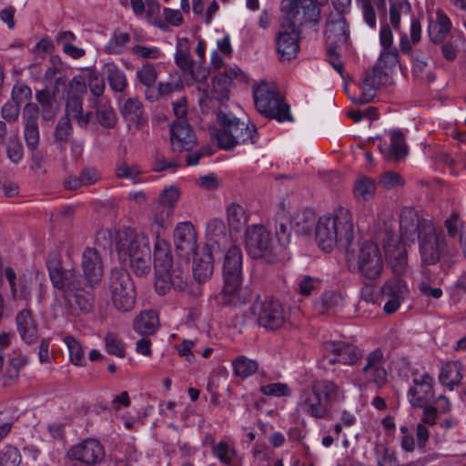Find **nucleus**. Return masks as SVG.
<instances>
[{
    "label": "nucleus",
    "instance_id": "obj_56",
    "mask_svg": "<svg viewBox=\"0 0 466 466\" xmlns=\"http://www.w3.org/2000/svg\"><path fill=\"white\" fill-rule=\"evenodd\" d=\"M234 373L240 378H248L258 370V364L255 360L246 356H239L232 362Z\"/></svg>",
    "mask_w": 466,
    "mask_h": 466
},
{
    "label": "nucleus",
    "instance_id": "obj_37",
    "mask_svg": "<svg viewBox=\"0 0 466 466\" xmlns=\"http://www.w3.org/2000/svg\"><path fill=\"white\" fill-rule=\"evenodd\" d=\"M387 381V371L383 365L369 369V371L362 372L360 370L353 380L354 385L360 389L367 388L370 385L376 388H381Z\"/></svg>",
    "mask_w": 466,
    "mask_h": 466
},
{
    "label": "nucleus",
    "instance_id": "obj_51",
    "mask_svg": "<svg viewBox=\"0 0 466 466\" xmlns=\"http://www.w3.org/2000/svg\"><path fill=\"white\" fill-rule=\"evenodd\" d=\"M376 182L371 177H359L353 187V195L359 201H368L373 198Z\"/></svg>",
    "mask_w": 466,
    "mask_h": 466
},
{
    "label": "nucleus",
    "instance_id": "obj_31",
    "mask_svg": "<svg viewBox=\"0 0 466 466\" xmlns=\"http://www.w3.org/2000/svg\"><path fill=\"white\" fill-rule=\"evenodd\" d=\"M379 148L382 156L389 160H399L408 154L404 136L400 131H390L389 141H380Z\"/></svg>",
    "mask_w": 466,
    "mask_h": 466
},
{
    "label": "nucleus",
    "instance_id": "obj_39",
    "mask_svg": "<svg viewBox=\"0 0 466 466\" xmlns=\"http://www.w3.org/2000/svg\"><path fill=\"white\" fill-rule=\"evenodd\" d=\"M103 69L111 90L123 93L128 86L126 73L114 62L105 63Z\"/></svg>",
    "mask_w": 466,
    "mask_h": 466
},
{
    "label": "nucleus",
    "instance_id": "obj_3",
    "mask_svg": "<svg viewBox=\"0 0 466 466\" xmlns=\"http://www.w3.org/2000/svg\"><path fill=\"white\" fill-rule=\"evenodd\" d=\"M116 248L121 260H129L136 275L144 276L150 271V241L145 233L136 234L130 228L117 231Z\"/></svg>",
    "mask_w": 466,
    "mask_h": 466
},
{
    "label": "nucleus",
    "instance_id": "obj_6",
    "mask_svg": "<svg viewBox=\"0 0 466 466\" xmlns=\"http://www.w3.org/2000/svg\"><path fill=\"white\" fill-rule=\"evenodd\" d=\"M374 234L385 248L389 264L397 275L404 273L407 268L406 246L394 233V220L389 213H380L373 226Z\"/></svg>",
    "mask_w": 466,
    "mask_h": 466
},
{
    "label": "nucleus",
    "instance_id": "obj_19",
    "mask_svg": "<svg viewBox=\"0 0 466 466\" xmlns=\"http://www.w3.org/2000/svg\"><path fill=\"white\" fill-rule=\"evenodd\" d=\"M299 31L296 25L289 23L282 25L276 36L277 51L282 60L294 58L299 49Z\"/></svg>",
    "mask_w": 466,
    "mask_h": 466
},
{
    "label": "nucleus",
    "instance_id": "obj_15",
    "mask_svg": "<svg viewBox=\"0 0 466 466\" xmlns=\"http://www.w3.org/2000/svg\"><path fill=\"white\" fill-rule=\"evenodd\" d=\"M433 378L428 372H413L407 398L413 407H425L434 398Z\"/></svg>",
    "mask_w": 466,
    "mask_h": 466
},
{
    "label": "nucleus",
    "instance_id": "obj_16",
    "mask_svg": "<svg viewBox=\"0 0 466 466\" xmlns=\"http://www.w3.org/2000/svg\"><path fill=\"white\" fill-rule=\"evenodd\" d=\"M296 410L299 414L319 420L326 419L329 414V410L324 404L322 397L316 391L312 383L299 393Z\"/></svg>",
    "mask_w": 466,
    "mask_h": 466
},
{
    "label": "nucleus",
    "instance_id": "obj_26",
    "mask_svg": "<svg viewBox=\"0 0 466 466\" xmlns=\"http://www.w3.org/2000/svg\"><path fill=\"white\" fill-rule=\"evenodd\" d=\"M174 242L177 248L185 256H189L197 250V233L190 221L179 222L174 229Z\"/></svg>",
    "mask_w": 466,
    "mask_h": 466
},
{
    "label": "nucleus",
    "instance_id": "obj_62",
    "mask_svg": "<svg viewBox=\"0 0 466 466\" xmlns=\"http://www.w3.org/2000/svg\"><path fill=\"white\" fill-rule=\"evenodd\" d=\"M341 296L335 291H326L319 299L317 305L321 308L320 312H329L341 303Z\"/></svg>",
    "mask_w": 466,
    "mask_h": 466
},
{
    "label": "nucleus",
    "instance_id": "obj_21",
    "mask_svg": "<svg viewBox=\"0 0 466 466\" xmlns=\"http://www.w3.org/2000/svg\"><path fill=\"white\" fill-rule=\"evenodd\" d=\"M381 293L387 298L383 310L387 314L396 312L409 294L406 282L400 279H391L381 287Z\"/></svg>",
    "mask_w": 466,
    "mask_h": 466
},
{
    "label": "nucleus",
    "instance_id": "obj_27",
    "mask_svg": "<svg viewBox=\"0 0 466 466\" xmlns=\"http://www.w3.org/2000/svg\"><path fill=\"white\" fill-rule=\"evenodd\" d=\"M175 61L179 68L188 73L196 81L205 80L208 77V71L206 68H197L190 56V49L187 40L177 45Z\"/></svg>",
    "mask_w": 466,
    "mask_h": 466
},
{
    "label": "nucleus",
    "instance_id": "obj_57",
    "mask_svg": "<svg viewBox=\"0 0 466 466\" xmlns=\"http://www.w3.org/2000/svg\"><path fill=\"white\" fill-rule=\"evenodd\" d=\"M380 86L371 76L365 73L360 84L361 94L354 99V102L359 105L370 102L375 97Z\"/></svg>",
    "mask_w": 466,
    "mask_h": 466
},
{
    "label": "nucleus",
    "instance_id": "obj_63",
    "mask_svg": "<svg viewBox=\"0 0 466 466\" xmlns=\"http://www.w3.org/2000/svg\"><path fill=\"white\" fill-rule=\"evenodd\" d=\"M105 346L110 355L124 358L126 355L125 344L115 334L109 333L105 337Z\"/></svg>",
    "mask_w": 466,
    "mask_h": 466
},
{
    "label": "nucleus",
    "instance_id": "obj_5",
    "mask_svg": "<svg viewBox=\"0 0 466 466\" xmlns=\"http://www.w3.org/2000/svg\"><path fill=\"white\" fill-rule=\"evenodd\" d=\"M347 263L350 271L370 281L380 279L384 270L382 251L378 244L370 239L360 241L348 253Z\"/></svg>",
    "mask_w": 466,
    "mask_h": 466
},
{
    "label": "nucleus",
    "instance_id": "obj_29",
    "mask_svg": "<svg viewBox=\"0 0 466 466\" xmlns=\"http://www.w3.org/2000/svg\"><path fill=\"white\" fill-rule=\"evenodd\" d=\"M224 287L218 295V299L226 305L238 306L246 303L250 294L241 288V279H224Z\"/></svg>",
    "mask_w": 466,
    "mask_h": 466
},
{
    "label": "nucleus",
    "instance_id": "obj_64",
    "mask_svg": "<svg viewBox=\"0 0 466 466\" xmlns=\"http://www.w3.org/2000/svg\"><path fill=\"white\" fill-rule=\"evenodd\" d=\"M21 455L19 451L14 447H6L0 452V466H19Z\"/></svg>",
    "mask_w": 466,
    "mask_h": 466
},
{
    "label": "nucleus",
    "instance_id": "obj_10",
    "mask_svg": "<svg viewBox=\"0 0 466 466\" xmlns=\"http://www.w3.org/2000/svg\"><path fill=\"white\" fill-rule=\"evenodd\" d=\"M240 72L238 67H229L212 79V86L198 87V104L203 114L214 111L219 101L228 98L229 86Z\"/></svg>",
    "mask_w": 466,
    "mask_h": 466
},
{
    "label": "nucleus",
    "instance_id": "obj_12",
    "mask_svg": "<svg viewBox=\"0 0 466 466\" xmlns=\"http://www.w3.org/2000/svg\"><path fill=\"white\" fill-rule=\"evenodd\" d=\"M109 292L114 307L121 312L132 310L136 304V289L128 272L123 268L112 269Z\"/></svg>",
    "mask_w": 466,
    "mask_h": 466
},
{
    "label": "nucleus",
    "instance_id": "obj_47",
    "mask_svg": "<svg viewBox=\"0 0 466 466\" xmlns=\"http://www.w3.org/2000/svg\"><path fill=\"white\" fill-rule=\"evenodd\" d=\"M291 229L293 228L290 224V220L289 218H286L285 210L282 209L278 214L276 233L275 237H273L275 238V242L279 245L280 255L290 241Z\"/></svg>",
    "mask_w": 466,
    "mask_h": 466
},
{
    "label": "nucleus",
    "instance_id": "obj_50",
    "mask_svg": "<svg viewBox=\"0 0 466 466\" xmlns=\"http://www.w3.org/2000/svg\"><path fill=\"white\" fill-rule=\"evenodd\" d=\"M461 380V364L459 361H450L442 366L440 380L443 385L452 390Z\"/></svg>",
    "mask_w": 466,
    "mask_h": 466
},
{
    "label": "nucleus",
    "instance_id": "obj_24",
    "mask_svg": "<svg viewBox=\"0 0 466 466\" xmlns=\"http://www.w3.org/2000/svg\"><path fill=\"white\" fill-rule=\"evenodd\" d=\"M424 220L420 219L414 208H403L400 214V235L397 237L398 239L404 244L414 243Z\"/></svg>",
    "mask_w": 466,
    "mask_h": 466
},
{
    "label": "nucleus",
    "instance_id": "obj_13",
    "mask_svg": "<svg viewBox=\"0 0 466 466\" xmlns=\"http://www.w3.org/2000/svg\"><path fill=\"white\" fill-rule=\"evenodd\" d=\"M287 2V15L291 24L300 25L320 22V7L328 0H284Z\"/></svg>",
    "mask_w": 466,
    "mask_h": 466
},
{
    "label": "nucleus",
    "instance_id": "obj_35",
    "mask_svg": "<svg viewBox=\"0 0 466 466\" xmlns=\"http://www.w3.org/2000/svg\"><path fill=\"white\" fill-rule=\"evenodd\" d=\"M215 252L202 248L196 250L193 255V275L195 279L199 281H206L209 279L213 272Z\"/></svg>",
    "mask_w": 466,
    "mask_h": 466
},
{
    "label": "nucleus",
    "instance_id": "obj_23",
    "mask_svg": "<svg viewBox=\"0 0 466 466\" xmlns=\"http://www.w3.org/2000/svg\"><path fill=\"white\" fill-rule=\"evenodd\" d=\"M82 270L83 279L86 285L95 286L97 285L103 276V263L97 250L92 248H87L82 254Z\"/></svg>",
    "mask_w": 466,
    "mask_h": 466
},
{
    "label": "nucleus",
    "instance_id": "obj_45",
    "mask_svg": "<svg viewBox=\"0 0 466 466\" xmlns=\"http://www.w3.org/2000/svg\"><path fill=\"white\" fill-rule=\"evenodd\" d=\"M64 116H67L69 119L73 117L76 120L79 127H86L89 123L91 113L83 112L82 99L78 96L74 95L67 98L66 114Z\"/></svg>",
    "mask_w": 466,
    "mask_h": 466
},
{
    "label": "nucleus",
    "instance_id": "obj_2",
    "mask_svg": "<svg viewBox=\"0 0 466 466\" xmlns=\"http://www.w3.org/2000/svg\"><path fill=\"white\" fill-rule=\"evenodd\" d=\"M315 239L325 252L335 248H348L354 239L353 216L350 208L339 205L321 215L315 226Z\"/></svg>",
    "mask_w": 466,
    "mask_h": 466
},
{
    "label": "nucleus",
    "instance_id": "obj_59",
    "mask_svg": "<svg viewBox=\"0 0 466 466\" xmlns=\"http://www.w3.org/2000/svg\"><path fill=\"white\" fill-rule=\"evenodd\" d=\"M130 52L137 59L157 60L164 56L159 47L139 43L134 44L130 48Z\"/></svg>",
    "mask_w": 466,
    "mask_h": 466
},
{
    "label": "nucleus",
    "instance_id": "obj_1",
    "mask_svg": "<svg viewBox=\"0 0 466 466\" xmlns=\"http://www.w3.org/2000/svg\"><path fill=\"white\" fill-rule=\"evenodd\" d=\"M47 269L55 293V308L62 314H75L77 310L88 312L92 308L91 299L80 292L86 285L83 278L77 276L73 268H66L54 258L47 261Z\"/></svg>",
    "mask_w": 466,
    "mask_h": 466
},
{
    "label": "nucleus",
    "instance_id": "obj_14",
    "mask_svg": "<svg viewBox=\"0 0 466 466\" xmlns=\"http://www.w3.org/2000/svg\"><path fill=\"white\" fill-rule=\"evenodd\" d=\"M361 357V350L354 345L342 341H328L324 344L320 363L325 369L335 363L354 365Z\"/></svg>",
    "mask_w": 466,
    "mask_h": 466
},
{
    "label": "nucleus",
    "instance_id": "obj_8",
    "mask_svg": "<svg viewBox=\"0 0 466 466\" xmlns=\"http://www.w3.org/2000/svg\"><path fill=\"white\" fill-rule=\"evenodd\" d=\"M328 62L340 75L343 64L339 59V52L347 47L350 39V27L344 15L329 14L325 29Z\"/></svg>",
    "mask_w": 466,
    "mask_h": 466
},
{
    "label": "nucleus",
    "instance_id": "obj_32",
    "mask_svg": "<svg viewBox=\"0 0 466 466\" xmlns=\"http://www.w3.org/2000/svg\"><path fill=\"white\" fill-rule=\"evenodd\" d=\"M5 276L9 283L11 294L14 298L28 299L32 291V273L22 274L18 279L11 267L5 269Z\"/></svg>",
    "mask_w": 466,
    "mask_h": 466
},
{
    "label": "nucleus",
    "instance_id": "obj_53",
    "mask_svg": "<svg viewBox=\"0 0 466 466\" xmlns=\"http://www.w3.org/2000/svg\"><path fill=\"white\" fill-rule=\"evenodd\" d=\"M157 79V70L154 64L146 62L136 72V81L146 87V90L153 89Z\"/></svg>",
    "mask_w": 466,
    "mask_h": 466
},
{
    "label": "nucleus",
    "instance_id": "obj_9",
    "mask_svg": "<svg viewBox=\"0 0 466 466\" xmlns=\"http://www.w3.org/2000/svg\"><path fill=\"white\" fill-rule=\"evenodd\" d=\"M245 244L250 256L261 258L268 263L275 262L280 256L279 245L262 225L255 224L247 228Z\"/></svg>",
    "mask_w": 466,
    "mask_h": 466
},
{
    "label": "nucleus",
    "instance_id": "obj_33",
    "mask_svg": "<svg viewBox=\"0 0 466 466\" xmlns=\"http://www.w3.org/2000/svg\"><path fill=\"white\" fill-rule=\"evenodd\" d=\"M173 211L170 206L165 203H153L147 213V223L154 236H159L160 232L169 226V218Z\"/></svg>",
    "mask_w": 466,
    "mask_h": 466
},
{
    "label": "nucleus",
    "instance_id": "obj_22",
    "mask_svg": "<svg viewBox=\"0 0 466 466\" xmlns=\"http://www.w3.org/2000/svg\"><path fill=\"white\" fill-rule=\"evenodd\" d=\"M187 287L185 272L179 268L156 270L155 289L159 295L167 294L171 288L182 291Z\"/></svg>",
    "mask_w": 466,
    "mask_h": 466
},
{
    "label": "nucleus",
    "instance_id": "obj_41",
    "mask_svg": "<svg viewBox=\"0 0 466 466\" xmlns=\"http://www.w3.org/2000/svg\"><path fill=\"white\" fill-rule=\"evenodd\" d=\"M159 325L158 316L154 310L141 311L133 321L134 330L140 335L154 334Z\"/></svg>",
    "mask_w": 466,
    "mask_h": 466
},
{
    "label": "nucleus",
    "instance_id": "obj_55",
    "mask_svg": "<svg viewBox=\"0 0 466 466\" xmlns=\"http://www.w3.org/2000/svg\"><path fill=\"white\" fill-rule=\"evenodd\" d=\"M63 340L67 347L70 361L76 366L84 367L86 360L80 342L72 336H66Z\"/></svg>",
    "mask_w": 466,
    "mask_h": 466
},
{
    "label": "nucleus",
    "instance_id": "obj_48",
    "mask_svg": "<svg viewBox=\"0 0 466 466\" xmlns=\"http://www.w3.org/2000/svg\"><path fill=\"white\" fill-rule=\"evenodd\" d=\"M226 217L228 227L231 230L240 231L248 222V215L245 208L235 202L228 204L226 208Z\"/></svg>",
    "mask_w": 466,
    "mask_h": 466
},
{
    "label": "nucleus",
    "instance_id": "obj_54",
    "mask_svg": "<svg viewBox=\"0 0 466 466\" xmlns=\"http://www.w3.org/2000/svg\"><path fill=\"white\" fill-rule=\"evenodd\" d=\"M212 454L223 464L231 465L236 451L229 441H220L212 446Z\"/></svg>",
    "mask_w": 466,
    "mask_h": 466
},
{
    "label": "nucleus",
    "instance_id": "obj_43",
    "mask_svg": "<svg viewBox=\"0 0 466 466\" xmlns=\"http://www.w3.org/2000/svg\"><path fill=\"white\" fill-rule=\"evenodd\" d=\"M35 99L38 104L39 114L43 121H51L56 116L58 106L50 91L46 89L35 92Z\"/></svg>",
    "mask_w": 466,
    "mask_h": 466
},
{
    "label": "nucleus",
    "instance_id": "obj_38",
    "mask_svg": "<svg viewBox=\"0 0 466 466\" xmlns=\"http://www.w3.org/2000/svg\"><path fill=\"white\" fill-rule=\"evenodd\" d=\"M155 238L153 257L156 270L175 268L169 244L159 236H155Z\"/></svg>",
    "mask_w": 466,
    "mask_h": 466
},
{
    "label": "nucleus",
    "instance_id": "obj_17",
    "mask_svg": "<svg viewBox=\"0 0 466 466\" xmlns=\"http://www.w3.org/2000/svg\"><path fill=\"white\" fill-rule=\"evenodd\" d=\"M204 249L220 253L230 245V235L223 219L212 218L207 221Z\"/></svg>",
    "mask_w": 466,
    "mask_h": 466
},
{
    "label": "nucleus",
    "instance_id": "obj_44",
    "mask_svg": "<svg viewBox=\"0 0 466 466\" xmlns=\"http://www.w3.org/2000/svg\"><path fill=\"white\" fill-rule=\"evenodd\" d=\"M17 329L21 339L27 344H32L36 338V327L34 324L31 312L21 310L16 316Z\"/></svg>",
    "mask_w": 466,
    "mask_h": 466
},
{
    "label": "nucleus",
    "instance_id": "obj_40",
    "mask_svg": "<svg viewBox=\"0 0 466 466\" xmlns=\"http://www.w3.org/2000/svg\"><path fill=\"white\" fill-rule=\"evenodd\" d=\"M120 112L129 125L138 127L147 122V118L143 114L142 103L137 97L126 99L120 106Z\"/></svg>",
    "mask_w": 466,
    "mask_h": 466
},
{
    "label": "nucleus",
    "instance_id": "obj_52",
    "mask_svg": "<svg viewBox=\"0 0 466 466\" xmlns=\"http://www.w3.org/2000/svg\"><path fill=\"white\" fill-rule=\"evenodd\" d=\"M289 220L294 231L299 234H307L312 225L313 212L310 209L297 210L291 215Z\"/></svg>",
    "mask_w": 466,
    "mask_h": 466
},
{
    "label": "nucleus",
    "instance_id": "obj_36",
    "mask_svg": "<svg viewBox=\"0 0 466 466\" xmlns=\"http://www.w3.org/2000/svg\"><path fill=\"white\" fill-rule=\"evenodd\" d=\"M226 249L222 268L224 279H242V253L240 248L229 245Z\"/></svg>",
    "mask_w": 466,
    "mask_h": 466
},
{
    "label": "nucleus",
    "instance_id": "obj_11",
    "mask_svg": "<svg viewBox=\"0 0 466 466\" xmlns=\"http://www.w3.org/2000/svg\"><path fill=\"white\" fill-rule=\"evenodd\" d=\"M417 238L421 261L426 265L436 264L448 251L444 236L430 220L422 221Z\"/></svg>",
    "mask_w": 466,
    "mask_h": 466
},
{
    "label": "nucleus",
    "instance_id": "obj_18",
    "mask_svg": "<svg viewBox=\"0 0 466 466\" xmlns=\"http://www.w3.org/2000/svg\"><path fill=\"white\" fill-rule=\"evenodd\" d=\"M67 456L71 460H76L87 465H96L104 460L105 451L98 441L86 439L73 446L67 451Z\"/></svg>",
    "mask_w": 466,
    "mask_h": 466
},
{
    "label": "nucleus",
    "instance_id": "obj_28",
    "mask_svg": "<svg viewBox=\"0 0 466 466\" xmlns=\"http://www.w3.org/2000/svg\"><path fill=\"white\" fill-rule=\"evenodd\" d=\"M170 133L174 149L187 151L196 144L195 136L187 119H176L171 125Z\"/></svg>",
    "mask_w": 466,
    "mask_h": 466
},
{
    "label": "nucleus",
    "instance_id": "obj_46",
    "mask_svg": "<svg viewBox=\"0 0 466 466\" xmlns=\"http://www.w3.org/2000/svg\"><path fill=\"white\" fill-rule=\"evenodd\" d=\"M94 106L96 108V118L99 124L106 128L114 127L116 124L117 117L108 99H95Z\"/></svg>",
    "mask_w": 466,
    "mask_h": 466
},
{
    "label": "nucleus",
    "instance_id": "obj_20",
    "mask_svg": "<svg viewBox=\"0 0 466 466\" xmlns=\"http://www.w3.org/2000/svg\"><path fill=\"white\" fill-rule=\"evenodd\" d=\"M38 117V106L35 103H27L22 111V122L24 124V138L30 151L35 150L39 144Z\"/></svg>",
    "mask_w": 466,
    "mask_h": 466
},
{
    "label": "nucleus",
    "instance_id": "obj_4",
    "mask_svg": "<svg viewBox=\"0 0 466 466\" xmlns=\"http://www.w3.org/2000/svg\"><path fill=\"white\" fill-rule=\"evenodd\" d=\"M217 120L221 127L211 133L212 139L224 150H232L238 145L255 144L258 140L257 127L245 123L230 112L218 111Z\"/></svg>",
    "mask_w": 466,
    "mask_h": 466
},
{
    "label": "nucleus",
    "instance_id": "obj_34",
    "mask_svg": "<svg viewBox=\"0 0 466 466\" xmlns=\"http://www.w3.org/2000/svg\"><path fill=\"white\" fill-rule=\"evenodd\" d=\"M451 28L452 23L450 17L441 9H438L435 18L430 19L429 22V37L434 44H442Z\"/></svg>",
    "mask_w": 466,
    "mask_h": 466
},
{
    "label": "nucleus",
    "instance_id": "obj_30",
    "mask_svg": "<svg viewBox=\"0 0 466 466\" xmlns=\"http://www.w3.org/2000/svg\"><path fill=\"white\" fill-rule=\"evenodd\" d=\"M316 391L329 409L343 402L346 399L345 390L339 384L329 380H318L312 382Z\"/></svg>",
    "mask_w": 466,
    "mask_h": 466
},
{
    "label": "nucleus",
    "instance_id": "obj_61",
    "mask_svg": "<svg viewBox=\"0 0 466 466\" xmlns=\"http://www.w3.org/2000/svg\"><path fill=\"white\" fill-rule=\"evenodd\" d=\"M296 285L299 294L309 296L319 288L320 282L319 279L309 275H299L296 279Z\"/></svg>",
    "mask_w": 466,
    "mask_h": 466
},
{
    "label": "nucleus",
    "instance_id": "obj_60",
    "mask_svg": "<svg viewBox=\"0 0 466 466\" xmlns=\"http://www.w3.org/2000/svg\"><path fill=\"white\" fill-rule=\"evenodd\" d=\"M390 5V20L394 29L400 27V16L410 11L408 0H388Z\"/></svg>",
    "mask_w": 466,
    "mask_h": 466
},
{
    "label": "nucleus",
    "instance_id": "obj_25",
    "mask_svg": "<svg viewBox=\"0 0 466 466\" xmlns=\"http://www.w3.org/2000/svg\"><path fill=\"white\" fill-rule=\"evenodd\" d=\"M286 320V314L283 306L276 300H266L258 315L260 326L268 329L280 328Z\"/></svg>",
    "mask_w": 466,
    "mask_h": 466
},
{
    "label": "nucleus",
    "instance_id": "obj_7",
    "mask_svg": "<svg viewBox=\"0 0 466 466\" xmlns=\"http://www.w3.org/2000/svg\"><path fill=\"white\" fill-rule=\"evenodd\" d=\"M254 102L259 113L278 122H294L289 105L275 87L261 83L253 89Z\"/></svg>",
    "mask_w": 466,
    "mask_h": 466
},
{
    "label": "nucleus",
    "instance_id": "obj_49",
    "mask_svg": "<svg viewBox=\"0 0 466 466\" xmlns=\"http://www.w3.org/2000/svg\"><path fill=\"white\" fill-rule=\"evenodd\" d=\"M72 125L67 116H62L57 121L54 131V142L60 151H64L71 141Z\"/></svg>",
    "mask_w": 466,
    "mask_h": 466
},
{
    "label": "nucleus",
    "instance_id": "obj_58",
    "mask_svg": "<svg viewBox=\"0 0 466 466\" xmlns=\"http://www.w3.org/2000/svg\"><path fill=\"white\" fill-rule=\"evenodd\" d=\"M130 41L127 33H115L104 46V52L110 55L122 54Z\"/></svg>",
    "mask_w": 466,
    "mask_h": 466
},
{
    "label": "nucleus",
    "instance_id": "obj_42",
    "mask_svg": "<svg viewBox=\"0 0 466 466\" xmlns=\"http://www.w3.org/2000/svg\"><path fill=\"white\" fill-rule=\"evenodd\" d=\"M182 87V82L178 76H170L167 81L157 84L156 88L145 90V97L149 102H156L160 97L169 96Z\"/></svg>",
    "mask_w": 466,
    "mask_h": 466
}]
</instances>
